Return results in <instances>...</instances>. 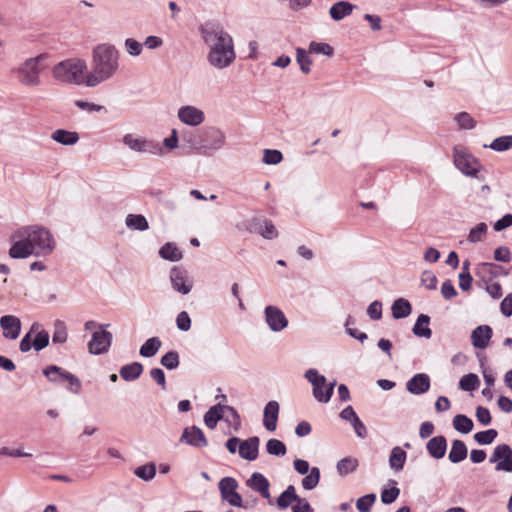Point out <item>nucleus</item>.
Segmentation results:
<instances>
[{
	"label": "nucleus",
	"mask_w": 512,
	"mask_h": 512,
	"mask_svg": "<svg viewBox=\"0 0 512 512\" xmlns=\"http://www.w3.org/2000/svg\"><path fill=\"white\" fill-rule=\"evenodd\" d=\"M199 33L208 48L207 62L210 66L223 70L234 63L236 52L233 38L221 25L206 22L200 25Z\"/></svg>",
	"instance_id": "nucleus-2"
},
{
	"label": "nucleus",
	"mask_w": 512,
	"mask_h": 512,
	"mask_svg": "<svg viewBox=\"0 0 512 512\" xmlns=\"http://www.w3.org/2000/svg\"><path fill=\"white\" fill-rule=\"evenodd\" d=\"M161 344L158 337H151L140 347L139 353L143 357H153L160 349Z\"/></svg>",
	"instance_id": "nucleus-39"
},
{
	"label": "nucleus",
	"mask_w": 512,
	"mask_h": 512,
	"mask_svg": "<svg viewBox=\"0 0 512 512\" xmlns=\"http://www.w3.org/2000/svg\"><path fill=\"white\" fill-rule=\"evenodd\" d=\"M12 243L9 256L13 259H24L31 255L45 257L50 255L56 246L51 232L41 226H24L14 231L10 237Z\"/></svg>",
	"instance_id": "nucleus-1"
},
{
	"label": "nucleus",
	"mask_w": 512,
	"mask_h": 512,
	"mask_svg": "<svg viewBox=\"0 0 512 512\" xmlns=\"http://www.w3.org/2000/svg\"><path fill=\"white\" fill-rule=\"evenodd\" d=\"M52 77L63 84L87 86V64L79 58H70L63 60L52 68Z\"/></svg>",
	"instance_id": "nucleus-4"
},
{
	"label": "nucleus",
	"mask_w": 512,
	"mask_h": 512,
	"mask_svg": "<svg viewBox=\"0 0 512 512\" xmlns=\"http://www.w3.org/2000/svg\"><path fill=\"white\" fill-rule=\"evenodd\" d=\"M407 453L399 446L392 448L389 456V465L391 469L399 472L403 470L406 462Z\"/></svg>",
	"instance_id": "nucleus-32"
},
{
	"label": "nucleus",
	"mask_w": 512,
	"mask_h": 512,
	"mask_svg": "<svg viewBox=\"0 0 512 512\" xmlns=\"http://www.w3.org/2000/svg\"><path fill=\"white\" fill-rule=\"evenodd\" d=\"M143 372V365L139 362H133L121 367L119 373L125 381L137 380Z\"/></svg>",
	"instance_id": "nucleus-30"
},
{
	"label": "nucleus",
	"mask_w": 512,
	"mask_h": 512,
	"mask_svg": "<svg viewBox=\"0 0 512 512\" xmlns=\"http://www.w3.org/2000/svg\"><path fill=\"white\" fill-rule=\"evenodd\" d=\"M266 451L273 456H284L287 452L286 445L278 439H270L266 443Z\"/></svg>",
	"instance_id": "nucleus-45"
},
{
	"label": "nucleus",
	"mask_w": 512,
	"mask_h": 512,
	"mask_svg": "<svg viewBox=\"0 0 512 512\" xmlns=\"http://www.w3.org/2000/svg\"><path fill=\"white\" fill-rule=\"evenodd\" d=\"M476 275L484 281H490L497 276L496 265L493 263L483 262L477 265Z\"/></svg>",
	"instance_id": "nucleus-41"
},
{
	"label": "nucleus",
	"mask_w": 512,
	"mask_h": 512,
	"mask_svg": "<svg viewBox=\"0 0 512 512\" xmlns=\"http://www.w3.org/2000/svg\"><path fill=\"white\" fill-rule=\"evenodd\" d=\"M454 121L457 123L459 129L471 130L476 126V121L467 112H460L454 116Z\"/></svg>",
	"instance_id": "nucleus-44"
},
{
	"label": "nucleus",
	"mask_w": 512,
	"mask_h": 512,
	"mask_svg": "<svg viewBox=\"0 0 512 512\" xmlns=\"http://www.w3.org/2000/svg\"><path fill=\"white\" fill-rule=\"evenodd\" d=\"M161 364L167 369H176L179 366V355L176 351H169L161 358Z\"/></svg>",
	"instance_id": "nucleus-56"
},
{
	"label": "nucleus",
	"mask_w": 512,
	"mask_h": 512,
	"mask_svg": "<svg viewBox=\"0 0 512 512\" xmlns=\"http://www.w3.org/2000/svg\"><path fill=\"white\" fill-rule=\"evenodd\" d=\"M295 500H298L296 489L293 485H289L277 498V505L280 509H286L291 506Z\"/></svg>",
	"instance_id": "nucleus-37"
},
{
	"label": "nucleus",
	"mask_w": 512,
	"mask_h": 512,
	"mask_svg": "<svg viewBox=\"0 0 512 512\" xmlns=\"http://www.w3.org/2000/svg\"><path fill=\"white\" fill-rule=\"evenodd\" d=\"M308 473L302 480V486L305 490H312L319 483L320 470L318 467H313Z\"/></svg>",
	"instance_id": "nucleus-47"
},
{
	"label": "nucleus",
	"mask_w": 512,
	"mask_h": 512,
	"mask_svg": "<svg viewBox=\"0 0 512 512\" xmlns=\"http://www.w3.org/2000/svg\"><path fill=\"white\" fill-rule=\"evenodd\" d=\"M283 160V155L276 149H265L262 161L267 165H276Z\"/></svg>",
	"instance_id": "nucleus-54"
},
{
	"label": "nucleus",
	"mask_w": 512,
	"mask_h": 512,
	"mask_svg": "<svg viewBox=\"0 0 512 512\" xmlns=\"http://www.w3.org/2000/svg\"><path fill=\"white\" fill-rule=\"evenodd\" d=\"M426 450L432 458L436 460L442 459L447 451L446 438L442 435L432 437L426 443Z\"/></svg>",
	"instance_id": "nucleus-23"
},
{
	"label": "nucleus",
	"mask_w": 512,
	"mask_h": 512,
	"mask_svg": "<svg viewBox=\"0 0 512 512\" xmlns=\"http://www.w3.org/2000/svg\"><path fill=\"white\" fill-rule=\"evenodd\" d=\"M170 281L173 289L183 295L189 294L192 290L193 281L188 273L181 268L174 267L171 269Z\"/></svg>",
	"instance_id": "nucleus-15"
},
{
	"label": "nucleus",
	"mask_w": 512,
	"mask_h": 512,
	"mask_svg": "<svg viewBox=\"0 0 512 512\" xmlns=\"http://www.w3.org/2000/svg\"><path fill=\"white\" fill-rule=\"evenodd\" d=\"M309 52L315 54H323L326 56H332L333 48L327 43L313 41L309 45Z\"/></svg>",
	"instance_id": "nucleus-58"
},
{
	"label": "nucleus",
	"mask_w": 512,
	"mask_h": 512,
	"mask_svg": "<svg viewBox=\"0 0 512 512\" xmlns=\"http://www.w3.org/2000/svg\"><path fill=\"white\" fill-rule=\"evenodd\" d=\"M265 321L273 332H280L288 326V319L277 306L268 305L264 309Z\"/></svg>",
	"instance_id": "nucleus-14"
},
{
	"label": "nucleus",
	"mask_w": 512,
	"mask_h": 512,
	"mask_svg": "<svg viewBox=\"0 0 512 512\" xmlns=\"http://www.w3.org/2000/svg\"><path fill=\"white\" fill-rule=\"evenodd\" d=\"M226 145V134L220 128L207 127L202 130L199 141L194 148L202 154L221 150Z\"/></svg>",
	"instance_id": "nucleus-7"
},
{
	"label": "nucleus",
	"mask_w": 512,
	"mask_h": 512,
	"mask_svg": "<svg viewBox=\"0 0 512 512\" xmlns=\"http://www.w3.org/2000/svg\"><path fill=\"white\" fill-rule=\"evenodd\" d=\"M52 373H58L62 376V379L68 383V386H67V389L74 393V394H79L80 391H81V387H82V384H81V381L80 379L75 376L74 374L64 370L63 368L59 367V366H56V365H49L47 366L44 370H43V374L47 377V378H51V374Z\"/></svg>",
	"instance_id": "nucleus-16"
},
{
	"label": "nucleus",
	"mask_w": 512,
	"mask_h": 512,
	"mask_svg": "<svg viewBox=\"0 0 512 512\" xmlns=\"http://www.w3.org/2000/svg\"><path fill=\"white\" fill-rule=\"evenodd\" d=\"M309 51H306L303 48L296 49V60L300 66V70L304 74H308L311 71L312 61L309 57Z\"/></svg>",
	"instance_id": "nucleus-43"
},
{
	"label": "nucleus",
	"mask_w": 512,
	"mask_h": 512,
	"mask_svg": "<svg viewBox=\"0 0 512 512\" xmlns=\"http://www.w3.org/2000/svg\"><path fill=\"white\" fill-rule=\"evenodd\" d=\"M179 121L190 127H198L205 121V113L202 109L193 105L181 106L177 111Z\"/></svg>",
	"instance_id": "nucleus-12"
},
{
	"label": "nucleus",
	"mask_w": 512,
	"mask_h": 512,
	"mask_svg": "<svg viewBox=\"0 0 512 512\" xmlns=\"http://www.w3.org/2000/svg\"><path fill=\"white\" fill-rule=\"evenodd\" d=\"M355 8H356L355 5H353L347 1H339V2L334 3L330 7L329 14L333 20L341 21L346 16H349Z\"/></svg>",
	"instance_id": "nucleus-25"
},
{
	"label": "nucleus",
	"mask_w": 512,
	"mask_h": 512,
	"mask_svg": "<svg viewBox=\"0 0 512 512\" xmlns=\"http://www.w3.org/2000/svg\"><path fill=\"white\" fill-rule=\"evenodd\" d=\"M119 69V52L114 45L103 43L92 50L91 71L87 87H95L111 79Z\"/></svg>",
	"instance_id": "nucleus-3"
},
{
	"label": "nucleus",
	"mask_w": 512,
	"mask_h": 512,
	"mask_svg": "<svg viewBox=\"0 0 512 512\" xmlns=\"http://www.w3.org/2000/svg\"><path fill=\"white\" fill-rule=\"evenodd\" d=\"M453 162L461 173L469 177H477L481 168L479 161L462 146L453 148Z\"/></svg>",
	"instance_id": "nucleus-9"
},
{
	"label": "nucleus",
	"mask_w": 512,
	"mask_h": 512,
	"mask_svg": "<svg viewBox=\"0 0 512 512\" xmlns=\"http://www.w3.org/2000/svg\"><path fill=\"white\" fill-rule=\"evenodd\" d=\"M488 147L494 151H506L512 148V135L498 137Z\"/></svg>",
	"instance_id": "nucleus-50"
},
{
	"label": "nucleus",
	"mask_w": 512,
	"mask_h": 512,
	"mask_svg": "<svg viewBox=\"0 0 512 512\" xmlns=\"http://www.w3.org/2000/svg\"><path fill=\"white\" fill-rule=\"evenodd\" d=\"M176 326L181 331H188L191 328V319L186 311L180 312L176 317Z\"/></svg>",
	"instance_id": "nucleus-61"
},
{
	"label": "nucleus",
	"mask_w": 512,
	"mask_h": 512,
	"mask_svg": "<svg viewBox=\"0 0 512 512\" xmlns=\"http://www.w3.org/2000/svg\"><path fill=\"white\" fill-rule=\"evenodd\" d=\"M399 494H400V489L397 487L384 489L381 492V501L384 504H391L398 498Z\"/></svg>",
	"instance_id": "nucleus-62"
},
{
	"label": "nucleus",
	"mask_w": 512,
	"mask_h": 512,
	"mask_svg": "<svg viewBox=\"0 0 512 512\" xmlns=\"http://www.w3.org/2000/svg\"><path fill=\"white\" fill-rule=\"evenodd\" d=\"M429 323L430 317L428 315H419L412 329L414 335L429 339L432 336V330L429 328Z\"/></svg>",
	"instance_id": "nucleus-28"
},
{
	"label": "nucleus",
	"mask_w": 512,
	"mask_h": 512,
	"mask_svg": "<svg viewBox=\"0 0 512 512\" xmlns=\"http://www.w3.org/2000/svg\"><path fill=\"white\" fill-rule=\"evenodd\" d=\"M159 255L166 260L176 262L182 258V252L173 243L164 244L160 250Z\"/></svg>",
	"instance_id": "nucleus-40"
},
{
	"label": "nucleus",
	"mask_w": 512,
	"mask_h": 512,
	"mask_svg": "<svg viewBox=\"0 0 512 512\" xmlns=\"http://www.w3.org/2000/svg\"><path fill=\"white\" fill-rule=\"evenodd\" d=\"M493 330L489 325H480L471 333L472 345L477 349H485L489 346Z\"/></svg>",
	"instance_id": "nucleus-20"
},
{
	"label": "nucleus",
	"mask_w": 512,
	"mask_h": 512,
	"mask_svg": "<svg viewBox=\"0 0 512 512\" xmlns=\"http://www.w3.org/2000/svg\"><path fill=\"white\" fill-rule=\"evenodd\" d=\"M125 224L131 230L146 231L149 229L148 221L141 214H128Z\"/></svg>",
	"instance_id": "nucleus-36"
},
{
	"label": "nucleus",
	"mask_w": 512,
	"mask_h": 512,
	"mask_svg": "<svg viewBox=\"0 0 512 512\" xmlns=\"http://www.w3.org/2000/svg\"><path fill=\"white\" fill-rule=\"evenodd\" d=\"M467 447L461 440H454L448 455L449 460L452 463H459L467 457Z\"/></svg>",
	"instance_id": "nucleus-33"
},
{
	"label": "nucleus",
	"mask_w": 512,
	"mask_h": 512,
	"mask_svg": "<svg viewBox=\"0 0 512 512\" xmlns=\"http://www.w3.org/2000/svg\"><path fill=\"white\" fill-rule=\"evenodd\" d=\"M437 277L431 271H424L421 275V283L429 290L437 288Z\"/></svg>",
	"instance_id": "nucleus-60"
},
{
	"label": "nucleus",
	"mask_w": 512,
	"mask_h": 512,
	"mask_svg": "<svg viewBox=\"0 0 512 512\" xmlns=\"http://www.w3.org/2000/svg\"><path fill=\"white\" fill-rule=\"evenodd\" d=\"M305 378L312 385V394L318 402L328 403L331 400L336 381L327 383L325 376L313 368L305 372Z\"/></svg>",
	"instance_id": "nucleus-8"
},
{
	"label": "nucleus",
	"mask_w": 512,
	"mask_h": 512,
	"mask_svg": "<svg viewBox=\"0 0 512 512\" xmlns=\"http://www.w3.org/2000/svg\"><path fill=\"white\" fill-rule=\"evenodd\" d=\"M260 440L258 437H250L246 440H240L239 443V455L241 458L253 461L257 459L259 452Z\"/></svg>",
	"instance_id": "nucleus-22"
},
{
	"label": "nucleus",
	"mask_w": 512,
	"mask_h": 512,
	"mask_svg": "<svg viewBox=\"0 0 512 512\" xmlns=\"http://www.w3.org/2000/svg\"><path fill=\"white\" fill-rule=\"evenodd\" d=\"M406 389L413 395H421L430 389V377L425 373L415 374L406 383Z\"/></svg>",
	"instance_id": "nucleus-21"
},
{
	"label": "nucleus",
	"mask_w": 512,
	"mask_h": 512,
	"mask_svg": "<svg viewBox=\"0 0 512 512\" xmlns=\"http://www.w3.org/2000/svg\"><path fill=\"white\" fill-rule=\"evenodd\" d=\"M254 230L265 239L271 240L278 236L276 227L267 219H256Z\"/></svg>",
	"instance_id": "nucleus-27"
},
{
	"label": "nucleus",
	"mask_w": 512,
	"mask_h": 512,
	"mask_svg": "<svg viewBox=\"0 0 512 512\" xmlns=\"http://www.w3.org/2000/svg\"><path fill=\"white\" fill-rule=\"evenodd\" d=\"M46 53L25 59L15 68L18 82L27 88H36L42 84V73L46 70Z\"/></svg>",
	"instance_id": "nucleus-5"
},
{
	"label": "nucleus",
	"mask_w": 512,
	"mask_h": 512,
	"mask_svg": "<svg viewBox=\"0 0 512 512\" xmlns=\"http://www.w3.org/2000/svg\"><path fill=\"white\" fill-rule=\"evenodd\" d=\"M489 461L496 464L497 471L512 473V448L507 444L497 445Z\"/></svg>",
	"instance_id": "nucleus-11"
},
{
	"label": "nucleus",
	"mask_w": 512,
	"mask_h": 512,
	"mask_svg": "<svg viewBox=\"0 0 512 512\" xmlns=\"http://www.w3.org/2000/svg\"><path fill=\"white\" fill-rule=\"evenodd\" d=\"M367 314L372 320L382 318V303L378 300L373 301L367 308Z\"/></svg>",
	"instance_id": "nucleus-63"
},
{
	"label": "nucleus",
	"mask_w": 512,
	"mask_h": 512,
	"mask_svg": "<svg viewBox=\"0 0 512 512\" xmlns=\"http://www.w3.org/2000/svg\"><path fill=\"white\" fill-rule=\"evenodd\" d=\"M126 52L133 57L139 56L143 50V44L134 38H127L124 42Z\"/></svg>",
	"instance_id": "nucleus-57"
},
{
	"label": "nucleus",
	"mask_w": 512,
	"mask_h": 512,
	"mask_svg": "<svg viewBox=\"0 0 512 512\" xmlns=\"http://www.w3.org/2000/svg\"><path fill=\"white\" fill-rule=\"evenodd\" d=\"M375 501H376L375 494H373V493L366 494V495L360 497L356 501V508L358 509L359 512H370L371 507L373 506Z\"/></svg>",
	"instance_id": "nucleus-53"
},
{
	"label": "nucleus",
	"mask_w": 512,
	"mask_h": 512,
	"mask_svg": "<svg viewBox=\"0 0 512 512\" xmlns=\"http://www.w3.org/2000/svg\"><path fill=\"white\" fill-rule=\"evenodd\" d=\"M392 316L395 319H402L408 317L412 312V306L407 299H396L391 307Z\"/></svg>",
	"instance_id": "nucleus-29"
},
{
	"label": "nucleus",
	"mask_w": 512,
	"mask_h": 512,
	"mask_svg": "<svg viewBox=\"0 0 512 512\" xmlns=\"http://www.w3.org/2000/svg\"><path fill=\"white\" fill-rule=\"evenodd\" d=\"M40 328V324L35 322L32 324L29 332L21 339L19 348L21 352H28L33 347L32 334L37 332Z\"/></svg>",
	"instance_id": "nucleus-52"
},
{
	"label": "nucleus",
	"mask_w": 512,
	"mask_h": 512,
	"mask_svg": "<svg viewBox=\"0 0 512 512\" xmlns=\"http://www.w3.org/2000/svg\"><path fill=\"white\" fill-rule=\"evenodd\" d=\"M295 504L292 506L293 512H314L309 502L298 496V500H295Z\"/></svg>",
	"instance_id": "nucleus-64"
},
{
	"label": "nucleus",
	"mask_w": 512,
	"mask_h": 512,
	"mask_svg": "<svg viewBox=\"0 0 512 512\" xmlns=\"http://www.w3.org/2000/svg\"><path fill=\"white\" fill-rule=\"evenodd\" d=\"M479 378L476 374L469 373L464 375L459 381V388L464 391H473L479 386Z\"/></svg>",
	"instance_id": "nucleus-48"
},
{
	"label": "nucleus",
	"mask_w": 512,
	"mask_h": 512,
	"mask_svg": "<svg viewBox=\"0 0 512 512\" xmlns=\"http://www.w3.org/2000/svg\"><path fill=\"white\" fill-rule=\"evenodd\" d=\"M68 339V330L64 321L56 320L53 324L52 342L53 344H64Z\"/></svg>",
	"instance_id": "nucleus-38"
},
{
	"label": "nucleus",
	"mask_w": 512,
	"mask_h": 512,
	"mask_svg": "<svg viewBox=\"0 0 512 512\" xmlns=\"http://www.w3.org/2000/svg\"><path fill=\"white\" fill-rule=\"evenodd\" d=\"M180 441L197 448L205 447L208 444L203 431L197 426L185 428Z\"/></svg>",
	"instance_id": "nucleus-19"
},
{
	"label": "nucleus",
	"mask_w": 512,
	"mask_h": 512,
	"mask_svg": "<svg viewBox=\"0 0 512 512\" xmlns=\"http://www.w3.org/2000/svg\"><path fill=\"white\" fill-rule=\"evenodd\" d=\"M453 427L460 433L467 434L473 429V421L463 414H458L453 418Z\"/></svg>",
	"instance_id": "nucleus-42"
},
{
	"label": "nucleus",
	"mask_w": 512,
	"mask_h": 512,
	"mask_svg": "<svg viewBox=\"0 0 512 512\" xmlns=\"http://www.w3.org/2000/svg\"><path fill=\"white\" fill-rule=\"evenodd\" d=\"M488 230V226L486 223L481 222L478 223L475 227L470 229L467 240L470 243H477L483 240Z\"/></svg>",
	"instance_id": "nucleus-46"
},
{
	"label": "nucleus",
	"mask_w": 512,
	"mask_h": 512,
	"mask_svg": "<svg viewBox=\"0 0 512 512\" xmlns=\"http://www.w3.org/2000/svg\"><path fill=\"white\" fill-rule=\"evenodd\" d=\"M51 139L61 145L72 146L79 141V134L75 131L56 129L52 132Z\"/></svg>",
	"instance_id": "nucleus-26"
},
{
	"label": "nucleus",
	"mask_w": 512,
	"mask_h": 512,
	"mask_svg": "<svg viewBox=\"0 0 512 512\" xmlns=\"http://www.w3.org/2000/svg\"><path fill=\"white\" fill-rule=\"evenodd\" d=\"M74 104L79 109L86 111L88 113L101 112V111L105 110V107L102 105L91 103L88 101H83V100H76L74 102Z\"/></svg>",
	"instance_id": "nucleus-59"
},
{
	"label": "nucleus",
	"mask_w": 512,
	"mask_h": 512,
	"mask_svg": "<svg viewBox=\"0 0 512 512\" xmlns=\"http://www.w3.org/2000/svg\"><path fill=\"white\" fill-rule=\"evenodd\" d=\"M122 142L127 148L136 153L159 157L164 156L166 153L159 141L136 136L132 133L125 134L122 138Z\"/></svg>",
	"instance_id": "nucleus-6"
},
{
	"label": "nucleus",
	"mask_w": 512,
	"mask_h": 512,
	"mask_svg": "<svg viewBox=\"0 0 512 512\" xmlns=\"http://www.w3.org/2000/svg\"><path fill=\"white\" fill-rule=\"evenodd\" d=\"M358 466H359V461L357 458L345 457L337 462L336 470H337V473L343 477V476H346V475L356 471Z\"/></svg>",
	"instance_id": "nucleus-35"
},
{
	"label": "nucleus",
	"mask_w": 512,
	"mask_h": 512,
	"mask_svg": "<svg viewBox=\"0 0 512 512\" xmlns=\"http://www.w3.org/2000/svg\"><path fill=\"white\" fill-rule=\"evenodd\" d=\"M238 482L232 477H224L219 482V490L224 501L234 507H243L241 495L236 491Z\"/></svg>",
	"instance_id": "nucleus-10"
},
{
	"label": "nucleus",
	"mask_w": 512,
	"mask_h": 512,
	"mask_svg": "<svg viewBox=\"0 0 512 512\" xmlns=\"http://www.w3.org/2000/svg\"><path fill=\"white\" fill-rule=\"evenodd\" d=\"M263 425L270 431H275L279 415V404L277 401H269L264 407Z\"/></svg>",
	"instance_id": "nucleus-24"
},
{
	"label": "nucleus",
	"mask_w": 512,
	"mask_h": 512,
	"mask_svg": "<svg viewBox=\"0 0 512 512\" xmlns=\"http://www.w3.org/2000/svg\"><path fill=\"white\" fill-rule=\"evenodd\" d=\"M36 336L33 339V348L36 351H41L46 348L49 344V334L45 330H37Z\"/></svg>",
	"instance_id": "nucleus-55"
},
{
	"label": "nucleus",
	"mask_w": 512,
	"mask_h": 512,
	"mask_svg": "<svg viewBox=\"0 0 512 512\" xmlns=\"http://www.w3.org/2000/svg\"><path fill=\"white\" fill-rule=\"evenodd\" d=\"M498 432L495 429H489L474 434V440L480 445H489L497 437Z\"/></svg>",
	"instance_id": "nucleus-51"
},
{
	"label": "nucleus",
	"mask_w": 512,
	"mask_h": 512,
	"mask_svg": "<svg viewBox=\"0 0 512 512\" xmlns=\"http://www.w3.org/2000/svg\"><path fill=\"white\" fill-rule=\"evenodd\" d=\"M224 420L233 432H238L241 428V418L238 412L231 406L223 405Z\"/></svg>",
	"instance_id": "nucleus-34"
},
{
	"label": "nucleus",
	"mask_w": 512,
	"mask_h": 512,
	"mask_svg": "<svg viewBox=\"0 0 512 512\" xmlns=\"http://www.w3.org/2000/svg\"><path fill=\"white\" fill-rule=\"evenodd\" d=\"M112 338V333L105 330V328L94 331L91 340L88 342L89 352L94 355L106 353L111 346Z\"/></svg>",
	"instance_id": "nucleus-13"
},
{
	"label": "nucleus",
	"mask_w": 512,
	"mask_h": 512,
	"mask_svg": "<svg viewBox=\"0 0 512 512\" xmlns=\"http://www.w3.org/2000/svg\"><path fill=\"white\" fill-rule=\"evenodd\" d=\"M246 485L255 492H258L263 498L271 502L270 483L268 479L259 472H254L246 481Z\"/></svg>",
	"instance_id": "nucleus-17"
},
{
	"label": "nucleus",
	"mask_w": 512,
	"mask_h": 512,
	"mask_svg": "<svg viewBox=\"0 0 512 512\" xmlns=\"http://www.w3.org/2000/svg\"><path fill=\"white\" fill-rule=\"evenodd\" d=\"M224 417L223 405L217 404L209 408L204 415V423L209 429H214L217 426L218 421Z\"/></svg>",
	"instance_id": "nucleus-31"
},
{
	"label": "nucleus",
	"mask_w": 512,
	"mask_h": 512,
	"mask_svg": "<svg viewBox=\"0 0 512 512\" xmlns=\"http://www.w3.org/2000/svg\"><path fill=\"white\" fill-rule=\"evenodd\" d=\"M0 327L5 338L14 340L20 335L21 321L14 315H4L0 318Z\"/></svg>",
	"instance_id": "nucleus-18"
},
{
	"label": "nucleus",
	"mask_w": 512,
	"mask_h": 512,
	"mask_svg": "<svg viewBox=\"0 0 512 512\" xmlns=\"http://www.w3.org/2000/svg\"><path fill=\"white\" fill-rule=\"evenodd\" d=\"M135 475L144 481L152 480L156 475V466L153 463L139 466L134 471Z\"/></svg>",
	"instance_id": "nucleus-49"
}]
</instances>
